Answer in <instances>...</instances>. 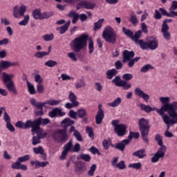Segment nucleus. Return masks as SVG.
I'll list each match as a JSON object with an SVG mask.
<instances>
[{"label":"nucleus","instance_id":"nucleus-1","mask_svg":"<svg viewBox=\"0 0 177 177\" xmlns=\"http://www.w3.org/2000/svg\"><path fill=\"white\" fill-rule=\"evenodd\" d=\"M88 49L89 53H93L95 47L93 46V40L92 38H89L88 35H82L78 37L75 38L70 44L71 48L75 51V53H80L81 50H84L88 45Z\"/></svg>","mask_w":177,"mask_h":177},{"label":"nucleus","instance_id":"nucleus-2","mask_svg":"<svg viewBox=\"0 0 177 177\" xmlns=\"http://www.w3.org/2000/svg\"><path fill=\"white\" fill-rule=\"evenodd\" d=\"M171 109L166 111L168 115L165 112H162L161 111H158L159 115L162 117L164 123L167 125L166 131H169L171 125H175L177 124V102L174 101L170 104Z\"/></svg>","mask_w":177,"mask_h":177},{"label":"nucleus","instance_id":"nucleus-3","mask_svg":"<svg viewBox=\"0 0 177 177\" xmlns=\"http://www.w3.org/2000/svg\"><path fill=\"white\" fill-rule=\"evenodd\" d=\"M160 102L162 103V106L160 107V109L157 108H153L149 105H145L143 104H140V106L141 110L145 111V113H151V111H156L158 114V111H161L162 113H167L168 110L171 109V97H160L159 98Z\"/></svg>","mask_w":177,"mask_h":177},{"label":"nucleus","instance_id":"nucleus-4","mask_svg":"<svg viewBox=\"0 0 177 177\" xmlns=\"http://www.w3.org/2000/svg\"><path fill=\"white\" fill-rule=\"evenodd\" d=\"M155 140L157 142L158 145L160 146V147L158 149L153 157L151 158V162H158L160 158H164L165 152L167 151V147L164 145V142H162V137L161 135L156 134L155 136Z\"/></svg>","mask_w":177,"mask_h":177},{"label":"nucleus","instance_id":"nucleus-5","mask_svg":"<svg viewBox=\"0 0 177 177\" xmlns=\"http://www.w3.org/2000/svg\"><path fill=\"white\" fill-rule=\"evenodd\" d=\"M51 138L57 143H66L68 140L67 129L54 130L51 133Z\"/></svg>","mask_w":177,"mask_h":177},{"label":"nucleus","instance_id":"nucleus-6","mask_svg":"<svg viewBox=\"0 0 177 177\" xmlns=\"http://www.w3.org/2000/svg\"><path fill=\"white\" fill-rule=\"evenodd\" d=\"M138 127L144 142H145L147 145H149V138H147V136H149V131L150 129L149 121L143 118L140 119L138 121Z\"/></svg>","mask_w":177,"mask_h":177},{"label":"nucleus","instance_id":"nucleus-7","mask_svg":"<svg viewBox=\"0 0 177 177\" xmlns=\"http://www.w3.org/2000/svg\"><path fill=\"white\" fill-rule=\"evenodd\" d=\"M102 37L106 42L109 44H115L117 42V33L113 29V28L110 26H107L104 28L102 32Z\"/></svg>","mask_w":177,"mask_h":177},{"label":"nucleus","instance_id":"nucleus-8","mask_svg":"<svg viewBox=\"0 0 177 177\" xmlns=\"http://www.w3.org/2000/svg\"><path fill=\"white\" fill-rule=\"evenodd\" d=\"M3 81L4 84H6V86L8 91L13 93V95H18L19 92L17 91V88L15 85V82L13 80H10L9 77V74L6 72L2 73Z\"/></svg>","mask_w":177,"mask_h":177},{"label":"nucleus","instance_id":"nucleus-9","mask_svg":"<svg viewBox=\"0 0 177 177\" xmlns=\"http://www.w3.org/2000/svg\"><path fill=\"white\" fill-rule=\"evenodd\" d=\"M33 125V131H37L38 132H44V129L41 128V125L45 127L50 122V120L48 118L42 119V118L39 117L37 119L32 121Z\"/></svg>","mask_w":177,"mask_h":177},{"label":"nucleus","instance_id":"nucleus-10","mask_svg":"<svg viewBox=\"0 0 177 177\" xmlns=\"http://www.w3.org/2000/svg\"><path fill=\"white\" fill-rule=\"evenodd\" d=\"M112 125L114 127V131L118 136H124L127 133V126L124 124H120V120H115L112 121Z\"/></svg>","mask_w":177,"mask_h":177},{"label":"nucleus","instance_id":"nucleus-11","mask_svg":"<svg viewBox=\"0 0 177 177\" xmlns=\"http://www.w3.org/2000/svg\"><path fill=\"white\" fill-rule=\"evenodd\" d=\"M32 135L37 134V136H34L32 138V145L33 146H37V145H39L41 143V139H45L46 136H48V133L46 131H40L39 132L37 130H34V127L31 129Z\"/></svg>","mask_w":177,"mask_h":177},{"label":"nucleus","instance_id":"nucleus-12","mask_svg":"<svg viewBox=\"0 0 177 177\" xmlns=\"http://www.w3.org/2000/svg\"><path fill=\"white\" fill-rule=\"evenodd\" d=\"M112 82L115 84V86H122L123 89L128 90L132 88V84H128V82L125 80H122L120 76L115 77Z\"/></svg>","mask_w":177,"mask_h":177},{"label":"nucleus","instance_id":"nucleus-13","mask_svg":"<svg viewBox=\"0 0 177 177\" xmlns=\"http://www.w3.org/2000/svg\"><path fill=\"white\" fill-rule=\"evenodd\" d=\"M95 6L96 4L94 3L88 1H82L76 5V9L80 10V9L84 8V9H87V10H93V9H95Z\"/></svg>","mask_w":177,"mask_h":177},{"label":"nucleus","instance_id":"nucleus-14","mask_svg":"<svg viewBox=\"0 0 177 177\" xmlns=\"http://www.w3.org/2000/svg\"><path fill=\"white\" fill-rule=\"evenodd\" d=\"M69 151H73V140H71L64 146V150L62 155L59 156V159L66 160Z\"/></svg>","mask_w":177,"mask_h":177},{"label":"nucleus","instance_id":"nucleus-15","mask_svg":"<svg viewBox=\"0 0 177 177\" xmlns=\"http://www.w3.org/2000/svg\"><path fill=\"white\" fill-rule=\"evenodd\" d=\"M26 10H27V7L26 6H21L19 9V6H16L13 8V16L15 19L19 18V16H24V13H26Z\"/></svg>","mask_w":177,"mask_h":177},{"label":"nucleus","instance_id":"nucleus-16","mask_svg":"<svg viewBox=\"0 0 177 177\" xmlns=\"http://www.w3.org/2000/svg\"><path fill=\"white\" fill-rule=\"evenodd\" d=\"M104 118V112L103 111V109H102V104H100L98 105V111L97 113V115H95V122L97 125H100Z\"/></svg>","mask_w":177,"mask_h":177},{"label":"nucleus","instance_id":"nucleus-17","mask_svg":"<svg viewBox=\"0 0 177 177\" xmlns=\"http://www.w3.org/2000/svg\"><path fill=\"white\" fill-rule=\"evenodd\" d=\"M17 128H20L21 129H28V128H33L32 121L27 120L25 123L22 121H18L15 124Z\"/></svg>","mask_w":177,"mask_h":177},{"label":"nucleus","instance_id":"nucleus-18","mask_svg":"<svg viewBox=\"0 0 177 177\" xmlns=\"http://www.w3.org/2000/svg\"><path fill=\"white\" fill-rule=\"evenodd\" d=\"M134 92L135 95L143 99L145 102H149L150 95L146 94V93H145V91H143L142 89L139 88V87H136L134 90Z\"/></svg>","mask_w":177,"mask_h":177},{"label":"nucleus","instance_id":"nucleus-19","mask_svg":"<svg viewBox=\"0 0 177 177\" xmlns=\"http://www.w3.org/2000/svg\"><path fill=\"white\" fill-rule=\"evenodd\" d=\"M48 115L51 118H55V117H56V116L63 117L64 115H66V113L62 111L61 109L55 108L49 112Z\"/></svg>","mask_w":177,"mask_h":177},{"label":"nucleus","instance_id":"nucleus-20","mask_svg":"<svg viewBox=\"0 0 177 177\" xmlns=\"http://www.w3.org/2000/svg\"><path fill=\"white\" fill-rule=\"evenodd\" d=\"M129 144V140L125 139L122 140L120 142L116 144L115 146L112 145L114 149L120 150V151H124L125 150V147L128 146Z\"/></svg>","mask_w":177,"mask_h":177},{"label":"nucleus","instance_id":"nucleus-21","mask_svg":"<svg viewBox=\"0 0 177 177\" xmlns=\"http://www.w3.org/2000/svg\"><path fill=\"white\" fill-rule=\"evenodd\" d=\"M135 57V53L133 51H128L127 50H124L123 51V63H127V62H129L131 59Z\"/></svg>","mask_w":177,"mask_h":177},{"label":"nucleus","instance_id":"nucleus-22","mask_svg":"<svg viewBox=\"0 0 177 177\" xmlns=\"http://www.w3.org/2000/svg\"><path fill=\"white\" fill-rule=\"evenodd\" d=\"M86 171V166L82 162H77L75 165V172L81 174Z\"/></svg>","mask_w":177,"mask_h":177},{"label":"nucleus","instance_id":"nucleus-23","mask_svg":"<svg viewBox=\"0 0 177 177\" xmlns=\"http://www.w3.org/2000/svg\"><path fill=\"white\" fill-rule=\"evenodd\" d=\"M61 124L64 125V129H67V127H71V125H74V120L66 118L61 122Z\"/></svg>","mask_w":177,"mask_h":177},{"label":"nucleus","instance_id":"nucleus-24","mask_svg":"<svg viewBox=\"0 0 177 177\" xmlns=\"http://www.w3.org/2000/svg\"><path fill=\"white\" fill-rule=\"evenodd\" d=\"M32 16L35 20H42L41 10L36 9L32 12Z\"/></svg>","mask_w":177,"mask_h":177},{"label":"nucleus","instance_id":"nucleus-25","mask_svg":"<svg viewBox=\"0 0 177 177\" xmlns=\"http://www.w3.org/2000/svg\"><path fill=\"white\" fill-rule=\"evenodd\" d=\"M70 24H71V21H68L66 24L64 26L57 28V31H59V34H64L67 30H68V27H70Z\"/></svg>","mask_w":177,"mask_h":177},{"label":"nucleus","instance_id":"nucleus-26","mask_svg":"<svg viewBox=\"0 0 177 177\" xmlns=\"http://www.w3.org/2000/svg\"><path fill=\"white\" fill-rule=\"evenodd\" d=\"M118 73V71H117L115 68L109 69L106 73V78H108V80H113V77H115Z\"/></svg>","mask_w":177,"mask_h":177},{"label":"nucleus","instance_id":"nucleus-27","mask_svg":"<svg viewBox=\"0 0 177 177\" xmlns=\"http://www.w3.org/2000/svg\"><path fill=\"white\" fill-rule=\"evenodd\" d=\"M145 153H146V150L142 149L135 151L133 153V156H134V157H138V158H145V157H146Z\"/></svg>","mask_w":177,"mask_h":177},{"label":"nucleus","instance_id":"nucleus-28","mask_svg":"<svg viewBox=\"0 0 177 177\" xmlns=\"http://www.w3.org/2000/svg\"><path fill=\"white\" fill-rule=\"evenodd\" d=\"M26 81L28 86V91L30 95H35V93H37V91H35V87L34 86V85L28 82V80L26 79Z\"/></svg>","mask_w":177,"mask_h":177},{"label":"nucleus","instance_id":"nucleus-29","mask_svg":"<svg viewBox=\"0 0 177 177\" xmlns=\"http://www.w3.org/2000/svg\"><path fill=\"white\" fill-rule=\"evenodd\" d=\"M149 49L151 50H155L158 48V41L157 40H150L148 41Z\"/></svg>","mask_w":177,"mask_h":177},{"label":"nucleus","instance_id":"nucleus-30","mask_svg":"<svg viewBox=\"0 0 177 177\" xmlns=\"http://www.w3.org/2000/svg\"><path fill=\"white\" fill-rule=\"evenodd\" d=\"M68 99L71 103H73L77 106H80V102L77 101V95L73 93V91H71L68 95Z\"/></svg>","mask_w":177,"mask_h":177},{"label":"nucleus","instance_id":"nucleus-31","mask_svg":"<svg viewBox=\"0 0 177 177\" xmlns=\"http://www.w3.org/2000/svg\"><path fill=\"white\" fill-rule=\"evenodd\" d=\"M177 9V1H173L172 4L169 8L170 10V15H172L173 16H177V11L175 12Z\"/></svg>","mask_w":177,"mask_h":177},{"label":"nucleus","instance_id":"nucleus-32","mask_svg":"<svg viewBox=\"0 0 177 177\" xmlns=\"http://www.w3.org/2000/svg\"><path fill=\"white\" fill-rule=\"evenodd\" d=\"M9 67H10V61H4V60L0 61V71L6 70L9 68Z\"/></svg>","mask_w":177,"mask_h":177},{"label":"nucleus","instance_id":"nucleus-33","mask_svg":"<svg viewBox=\"0 0 177 177\" xmlns=\"http://www.w3.org/2000/svg\"><path fill=\"white\" fill-rule=\"evenodd\" d=\"M121 102H122L121 97H118L113 102L108 103V106H110V107H118L121 104Z\"/></svg>","mask_w":177,"mask_h":177},{"label":"nucleus","instance_id":"nucleus-34","mask_svg":"<svg viewBox=\"0 0 177 177\" xmlns=\"http://www.w3.org/2000/svg\"><path fill=\"white\" fill-rule=\"evenodd\" d=\"M86 86V83L84 79H80L75 84L76 89H81V88H85Z\"/></svg>","mask_w":177,"mask_h":177},{"label":"nucleus","instance_id":"nucleus-35","mask_svg":"<svg viewBox=\"0 0 177 177\" xmlns=\"http://www.w3.org/2000/svg\"><path fill=\"white\" fill-rule=\"evenodd\" d=\"M129 21H131V24H133L134 26L138 24V18L136 17V14H135V12L133 11L130 13Z\"/></svg>","mask_w":177,"mask_h":177},{"label":"nucleus","instance_id":"nucleus-36","mask_svg":"<svg viewBox=\"0 0 177 177\" xmlns=\"http://www.w3.org/2000/svg\"><path fill=\"white\" fill-rule=\"evenodd\" d=\"M142 35V30H138L135 32L134 35H133V37H131V39L133 41H135L136 44H139V38H140Z\"/></svg>","mask_w":177,"mask_h":177},{"label":"nucleus","instance_id":"nucleus-37","mask_svg":"<svg viewBox=\"0 0 177 177\" xmlns=\"http://www.w3.org/2000/svg\"><path fill=\"white\" fill-rule=\"evenodd\" d=\"M49 55V52L46 51H38L35 53V57H37V59H42V57H45V56Z\"/></svg>","mask_w":177,"mask_h":177},{"label":"nucleus","instance_id":"nucleus-38","mask_svg":"<svg viewBox=\"0 0 177 177\" xmlns=\"http://www.w3.org/2000/svg\"><path fill=\"white\" fill-rule=\"evenodd\" d=\"M104 21V19L102 18L99 19L98 21L95 22L94 24V28H93L94 31L100 30V28H102V24H103Z\"/></svg>","mask_w":177,"mask_h":177},{"label":"nucleus","instance_id":"nucleus-39","mask_svg":"<svg viewBox=\"0 0 177 177\" xmlns=\"http://www.w3.org/2000/svg\"><path fill=\"white\" fill-rule=\"evenodd\" d=\"M138 45H140L141 49H142V50H145L146 49H149V41L146 42L144 41L143 39H140L138 41Z\"/></svg>","mask_w":177,"mask_h":177},{"label":"nucleus","instance_id":"nucleus-40","mask_svg":"<svg viewBox=\"0 0 177 177\" xmlns=\"http://www.w3.org/2000/svg\"><path fill=\"white\" fill-rule=\"evenodd\" d=\"M36 109H39V111L36 113V115H44V108L42 106V102H37L36 106H35Z\"/></svg>","mask_w":177,"mask_h":177},{"label":"nucleus","instance_id":"nucleus-41","mask_svg":"<svg viewBox=\"0 0 177 177\" xmlns=\"http://www.w3.org/2000/svg\"><path fill=\"white\" fill-rule=\"evenodd\" d=\"M149 70H154V66H151V64H147L140 68V72L141 73H147V71H149Z\"/></svg>","mask_w":177,"mask_h":177},{"label":"nucleus","instance_id":"nucleus-42","mask_svg":"<svg viewBox=\"0 0 177 177\" xmlns=\"http://www.w3.org/2000/svg\"><path fill=\"white\" fill-rule=\"evenodd\" d=\"M77 117L79 118H84V117H86L88 113H86V110L84 109H80L77 111Z\"/></svg>","mask_w":177,"mask_h":177},{"label":"nucleus","instance_id":"nucleus-43","mask_svg":"<svg viewBox=\"0 0 177 177\" xmlns=\"http://www.w3.org/2000/svg\"><path fill=\"white\" fill-rule=\"evenodd\" d=\"M139 132H133L130 131L129 135V138H127V140H129V143H131V140H132V138H134V139H139Z\"/></svg>","mask_w":177,"mask_h":177},{"label":"nucleus","instance_id":"nucleus-44","mask_svg":"<svg viewBox=\"0 0 177 177\" xmlns=\"http://www.w3.org/2000/svg\"><path fill=\"white\" fill-rule=\"evenodd\" d=\"M122 32H124V34L125 35H127V37H129V38H131L132 39V37H133V32L131 31L129 29H127V28L123 27L122 28Z\"/></svg>","mask_w":177,"mask_h":177},{"label":"nucleus","instance_id":"nucleus-45","mask_svg":"<svg viewBox=\"0 0 177 177\" xmlns=\"http://www.w3.org/2000/svg\"><path fill=\"white\" fill-rule=\"evenodd\" d=\"M33 152L35 153V154H44L45 150H44V148L42 147L39 146L38 147H34Z\"/></svg>","mask_w":177,"mask_h":177},{"label":"nucleus","instance_id":"nucleus-46","mask_svg":"<svg viewBox=\"0 0 177 177\" xmlns=\"http://www.w3.org/2000/svg\"><path fill=\"white\" fill-rule=\"evenodd\" d=\"M24 17V20L19 22V26H27V24H28V21H30V16L25 15Z\"/></svg>","mask_w":177,"mask_h":177},{"label":"nucleus","instance_id":"nucleus-47","mask_svg":"<svg viewBox=\"0 0 177 177\" xmlns=\"http://www.w3.org/2000/svg\"><path fill=\"white\" fill-rule=\"evenodd\" d=\"M45 66L47 67H55L57 66V62L50 59L45 62Z\"/></svg>","mask_w":177,"mask_h":177},{"label":"nucleus","instance_id":"nucleus-48","mask_svg":"<svg viewBox=\"0 0 177 177\" xmlns=\"http://www.w3.org/2000/svg\"><path fill=\"white\" fill-rule=\"evenodd\" d=\"M73 136H75V138L78 142H82V136L81 135V133L78 131V130L75 131V132L73 133Z\"/></svg>","mask_w":177,"mask_h":177},{"label":"nucleus","instance_id":"nucleus-49","mask_svg":"<svg viewBox=\"0 0 177 177\" xmlns=\"http://www.w3.org/2000/svg\"><path fill=\"white\" fill-rule=\"evenodd\" d=\"M54 15L55 13H53V12H44L41 13V20H44V19H49V17H52Z\"/></svg>","mask_w":177,"mask_h":177},{"label":"nucleus","instance_id":"nucleus-50","mask_svg":"<svg viewBox=\"0 0 177 177\" xmlns=\"http://www.w3.org/2000/svg\"><path fill=\"white\" fill-rule=\"evenodd\" d=\"M129 168H133V169H140L142 168V163L138 162L137 163H133L129 165Z\"/></svg>","mask_w":177,"mask_h":177},{"label":"nucleus","instance_id":"nucleus-51","mask_svg":"<svg viewBox=\"0 0 177 177\" xmlns=\"http://www.w3.org/2000/svg\"><path fill=\"white\" fill-rule=\"evenodd\" d=\"M80 158L86 162H89V161H91V156H89V154L82 153L80 156Z\"/></svg>","mask_w":177,"mask_h":177},{"label":"nucleus","instance_id":"nucleus-52","mask_svg":"<svg viewBox=\"0 0 177 177\" xmlns=\"http://www.w3.org/2000/svg\"><path fill=\"white\" fill-rule=\"evenodd\" d=\"M49 106H59L62 103V100H48Z\"/></svg>","mask_w":177,"mask_h":177},{"label":"nucleus","instance_id":"nucleus-53","mask_svg":"<svg viewBox=\"0 0 177 177\" xmlns=\"http://www.w3.org/2000/svg\"><path fill=\"white\" fill-rule=\"evenodd\" d=\"M86 131L89 138H91V139H94L95 134L93 133V129H92L91 127H86Z\"/></svg>","mask_w":177,"mask_h":177},{"label":"nucleus","instance_id":"nucleus-54","mask_svg":"<svg viewBox=\"0 0 177 177\" xmlns=\"http://www.w3.org/2000/svg\"><path fill=\"white\" fill-rule=\"evenodd\" d=\"M35 82H37V84H43L44 82V79L39 74H36L35 75Z\"/></svg>","mask_w":177,"mask_h":177},{"label":"nucleus","instance_id":"nucleus-55","mask_svg":"<svg viewBox=\"0 0 177 177\" xmlns=\"http://www.w3.org/2000/svg\"><path fill=\"white\" fill-rule=\"evenodd\" d=\"M96 165H92L90 168V170L88 171V175H89V176H93V175H95V171H96Z\"/></svg>","mask_w":177,"mask_h":177},{"label":"nucleus","instance_id":"nucleus-56","mask_svg":"<svg viewBox=\"0 0 177 177\" xmlns=\"http://www.w3.org/2000/svg\"><path fill=\"white\" fill-rule=\"evenodd\" d=\"M68 57H69V59H71L73 62H77L78 60V58H77V55L74 52L68 53Z\"/></svg>","mask_w":177,"mask_h":177},{"label":"nucleus","instance_id":"nucleus-57","mask_svg":"<svg viewBox=\"0 0 177 177\" xmlns=\"http://www.w3.org/2000/svg\"><path fill=\"white\" fill-rule=\"evenodd\" d=\"M159 11L162 13V16H167V17H174V15H172L171 14L168 13V12L166 11V10L162 8H160Z\"/></svg>","mask_w":177,"mask_h":177},{"label":"nucleus","instance_id":"nucleus-58","mask_svg":"<svg viewBox=\"0 0 177 177\" xmlns=\"http://www.w3.org/2000/svg\"><path fill=\"white\" fill-rule=\"evenodd\" d=\"M116 168H118V169H125L127 168V165H125V162L124 160H122L117 163Z\"/></svg>","mask_w":177,"mask_h":177},{"label":"nucleus","instance_id":"nucleus-59","mask_svg":"<svg viewBox=\"0 0 177 177\" xmlns=\"http://www.w3.org/2000/svg\"><path fill=\"white\" fill-rule=\"evenodd\" d=\"M36 165L41 168H45L46 165H49V162H39L38 160L35 161Z\"/></svg>","mask_w":177,"mask_h":177},{"label":"nucleus","instance_id":"nucleus-60","mask_svg":"<svg viewBox=\"0 0 177 177\" xmlns=\"http://www.w3.org/2000/svg\"><path fill=\"white\" fill-rule=\"evenodd\" d=\"M54 35L53 34L45 35L43 36V39L46 41H53Z\"/></svg>","mask_w":177,"mask_h":177},{"label":"nucleus","instance_id":"nucleus-61","mask_svg":"<svg viewBox=\"0 0 177 177\" xmlns=\"http://www.w3.org/2000/svg\"><path fill=\"white\" fill-rule=\"evenodd\" d=\"M19 162H26V161H28L30 160V155H25L24 156H21L18 158Z\"/></svg>","mask_w":177,"mask_h":177},{"label":"nucleus","instance_id":"nucleus-62","mask_svg":"<svg viewBox=\"0 0 177 177\" xmlns=\"http://www.w3.org/2000/svg\"><path fill=\"white\" fill-rule=\"evenodd\" d=\"M77 115H78V114L77 113V112L74 111V110H71L68 112V116L71 118H73V120H77Z\"/></svg>","mask_w":177,"mask_h":177},{"label":"nucleus","instance_id":"nucleus-63","mask_svg":"<svg viewBox=\"0 0 177 177\" xmlns=\"http://www.w3.org/2000/svg\"><path fill=\"white\" fill-rule=\"evenodd\" d=\"M131 78H133V75L131 73H125L122 76V79L125 81H131Z\"/></svg>","mask_w":177,"mask_h":177},{"label":"nucleus","instance_id":"nucleus-64","mask_svg":"<svg viewBox=\"0 0 177 177\" xmlns=\"http://www.w3.org/2000/svg\"><path fill=\"white\" fill-rule=\"evenodd\" d=\"M21 165V162L17 160V162L12 163V169H20V165Z\"/></svg>","mask_w":177,"mask_h":177}]
</instances>
